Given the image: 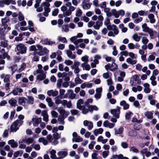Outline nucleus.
Here are the masks:
<instances>
[{"label": "nucleus", "instance_id": "29", "mask_svg": "<svg viewBox=\"0 0 159 159\" xmlns=\"http://www.w3.org/2000/svg\"><path fill=\"white\" fill-rule=\"evenodd\" d=\"M49 152L50 154V157L52 159H55L56 158H57L56 155V151L55 150L52 149Z\"/></svg>", "mask_w": 159, "mask_h": 159}, {"label": "nucleus", "instance_id": "37", "mask_svg": "<svg viewBox=\"0 0 159 159\" xmlns=\"http://www.w3.org/2000/svg\"><path fill=\"white\" fill-rule=\"evenodd\" d=\"M68 92H69L70 93V95L69 96V98L71 99H73L75 98V93H73V91L71 89H69L67 91Z\"/></svg>", "mask_w": 159, "mask_h": 159}, {"label": "nucleus", "instance_id": "62", "mask_svg": "<svg viewBox=\"0 0 159 159\" xmlns=\"http://www.w3.org/2000/svg\"><path fill=\"white\" fill-rule=\"evenodd\" d=\"M75 81L76 82V84H81L83 82L82 80L79 77L76 78L75 79Z\"/></svg>", "mask_w": 159, "mask_h": 159}, {"label": "nucleus", "instance_id": "55", "mask_svg": "<svg viewBox=\"0 0 159 159\" xmlns=\"http://www.w3.org/2000/svg\"><path fill=\"white\" fill-rule=\"evenodd\" d=\"M62 82V80L61 79H59L57 80V86L59 88H61Z\"/></svg>", "mask_w": 159, "mask_h": 159}, {"label": "nucleus", "instance_id": "46", "mask_svg": "<svg viewBox=\"0 0 159 159\" xmlns=\"http://www.w3.org/2000/svg\"><path fill=\"white\" fill-rule=\"evenodd\" d=\"M133 39L136 41H139L140 40V38L137 34H134L133 36Z\"/></svg>", "mask_w": 159, "mask_h": 159}, {"label": "nucleus", "instance_id": "56", "mask_svg": "<svg viewBox=\"0 0 159 159\" xmlns=\"http://www.w3.org/2000/svg\"><path fill=\"white\" fill-rule=\"evenodd\" d=\"M82 14V12L80 9H79L77 11L75 15L77 17H80Z\"/></svg>", "mask_w": 159, "mask_h": 159}, {"label": "nucleus", "instance_id": "48", "mask_svg": "<svg viewBox=\"0 0 159 159\" xmlns=\"http://www.w3.org/2000/svg\"><path fill=\"white\" fill-rule=\"evenodd\" d=\"M121 146L123 148H127L128 147V144L126 142H123L121 143Z\"/></svg>", "mask_w": 159, "mask_h": 159}, {"label": "nucleus", "instance_id": "63", "mask_svg": "<svg viewBox=\"0 0 159 159\" xmlns=\"http://www.w3.org/2000/svg\"><path fill=\"white\" fill-rule=\"evenodd\" d=\"M0 46L5 48L7 47L8 44L7 43H5V42L2 41L0 42Z\"/></svg>", "mask_w": 159, "mask_h": 159}, {"label": "nucleus", "instance_id": "43", "mask_svg": "<svg viewBox=\"0 0 159 159\" xmlns=\"http://www.w3.org/2000/svg\"><path fill=\"white\" fill-rule=\"evenodd\" d=\"M109 151H105L102 152V156L104 158H106L109 155Z\"/></svg>", "mask_w": 159, "mask_h": 159}, {"label": "nucleus", "instance_id": "9", "mask_svg": "<svg viewBox=\"0 0 159 159\" xmlns=\"http://www.w3.org/2000/svg\"><path fill=\"white\" fill-rule=\"evenodd\" d=\"M48 50L46 48H44L42 50H40L39 52H34L33 55H35L38 54L39 56H41L48 54Z\"/></svg>", "mask_w": 159, "mask_h": 159}, {"label": "nucleus", "instance_id": "13", "mask_svg": "<svg viewBox=\"0 0 159 159\" xmlns=\"http://www.w3.org/2000/svg\"><path fill=\"white\" fill-rule=\"evenodd\" d=\"M1 23L2 26L7 27V23L9 22L10 20L8 17H5L1 19Z\"/></svg>", "mask_w": 159, "mask_h": 159}, {"label": "nucleus", "instance_id": "35", "mask_svg": "<svg viewBox=\"0 0 159 159\" xmlns=\"http://www.w3.org/2000/svg\"><path fill=\"white\" fill-rule=\"evenodd\" d=\"M87 63H83L81 64V66L84 68V67L85 68V70H89L90 69V67L89 64H87ZM84 70V69H83Z\"/></svg>", "mask_w": 159, "mask_h": 159}, {"label": "nucleus", "instance_id": "16", "mask_svg": "<svg viewBox=\"0 0 159 159\" xmlns=\"http://www.w3.org/2000/svg\"><path fill=\"white\" fill-rule=\"evenodd\" d=\"M115 134L116 135L122 134L124 132V128L120 127L118 129L115 128Z\"/></svg>", "mask_w": 159, "mask_h": 159}, {"label": "nucleus", "instance_id": "26", "mask_svg": "<svg viewBox=\"0 0 159 159\" xmlns=\"http://www.w3.org/2000/svg\"><path fill=\"white\" fill-rule=\"evenodd\" d=\"M65 91L64 89H60L59 91V95L57 96L55 98V99H59V98L61 99L62 96L64 94Z\"/></svg>", "mask_w": 159, "mask_h": 159}, {"label": "nucleus", "instance_id": "8", "mask_svg": "<svg viewBox=\"0 0 159 159\" xmlns=\"http://www.w3.org/2000/svg\"><path fill=\"white\" fill-rule=\"evenodd\" d=\"M73 138L72 141L76 142H80L82 141L83 139L80 136H78L76 132H74L72 134Z\"/></svg>", "mask_w": 159, "mask_h": 159}, {"label": "nucleus", "instance_id": "27", "mask_svg": "<svg viewBox=\"0 0 159 159\" xmlns=\"http://www.w3.org/2000/svg\"><path fill=\"white\" fill-rule=\"evenodd\" d=\"M46 77V75L44 73L38 75L37 76V79L40 80H42L45 79Z\"/></svg>", "mask_w": 159, "mask_h": 159}, {"label": "nucleus", "instance_id": "18", "mask_svg": "<svg viewBox=\"0 0 159 159\" xmlns=\"http://www.w3.org/2000/svg\"><path fill=\"white\" fill-rule=\"evenodd\" d=\"M58 92L57 91H53L52 90H49L47 92V94L49 96L52 95L53 97H56L58 94Z\"/></svg>", "mask_w": 159, "mask_h": 159}, {"label": "nucleus", "instance_id": "39", "mask_svg": "<svg viewBox=\"0 0 159 159\" xmlns=\"http://www.w3.org/2000/svg\"><path fill=\"white\" fill-rule=\"evenodd\" d=\"M9 103L12 107H15L17 106L16 100H9Z\"/></svg>", "mask_w": 159, "mask_h": 159}, {"label": "nucleus", "instance_id": "42", "mask_svg": "<svg viewBox=\"0 0 159 159\" xmlns=\"http://www.w3.org/2000/svg\"><path fill=\"white\" fill-rule=\"evenodd\" d=\"M110 75H111L112 73L110 72H108L107 73H104L102 75L103 77L106 79L109 78Z\"/></svg>", "mask_w": 159, "mask_h": 159}, {"label": "nucleus", "instance_id": "10", "mask_svg": "<svg viewBox=\"0 0 159 159\" xmlns=\"http://www.w3.org/2000/svg\"><path fill=\"white\" fill-rule=\"evenodd\" d=\"M102 91V87L97 88L96 89V93L94 95V97L96 99H98L101 98Z\"/></svg>", "mask_w": 159, "mask_h": 159}, {"label": "nucleus", "instance_id": "47", "mask_svg": "<svg viewBox=\"0 0 159 159\" xmlns=\"http://www.w3.org/2000/svg\"><path fill=\"white\" fill-rule=\"evenodd\" d=\"M34 140V138H27L26 143L29 144L33 143Z\"/></svg>", "mask_w": 159, "mask_h": 159}, {"label": "nucleus", "instance_id": "30", "mask_svg": "<svg viewBox=\"0 0 159 159\" xmlns=\"http://www.w3.org/2000/svg\"><path fill=\"white\" fill-rule=\"evenodd\" d=\"M66 54L67 56L69 57H70L71 59H74L76 57L75 56V55L73 54L72 52L69 50H67Z\"/></svg>", "mask_w": 159, "mask_h": 159}, {"label": "nucleus", "instance_id": "58", "mask_svg": "<svg viewBox=\"0 0 159 159\" xmlns=\"http://www.w3.org/2000/svg\"><path fill=\"white\" fill-rule=\"evenodd\" d=\"M96 142L94 141L91 142L90 143L89 145V148L90 149H92L93 148L94 145L95 144Z\"/></svg>", "mask_w": 159, "mask_h": 159}, {"label": "nucleus", "instance_id": "60", "mask_svg": "<svg viewBox=\"0 0 159 159\" xmlns=\"http://www.w3.org/2000/svg\"><path fill=\"white\" fill-rule=\"evenodd\" d=\"M132 114V112L130 111L127 112H126L125 115V117L126 119L127 120L129 119Z\"/></svg>", "mask_w": 159, "mask_h": 159}, {"label": "nucleus", "instance_id": "3", "mask_svg": "<svg viewBox=\"0 0 159 159\" xmlns=\"http://www.w3.org/2000/svg\"><path fill=\"white\" fill-rule=\"evenodd\" d=\"M77 108L82 110V112L84 114H86L89 112L88 108H86V107L85 105V103H84L83 100H78L77 103Z\"/></svg>", "mask_w": 159, "mask_h": 159}, {"label": "nucleus", "instance_id": "53", "mask_svg": "<svg viewBox=\"0 0 159 159\" xmlns=\"http://www.w3.org/2000/svg\"><path fill=\"white\" fill-rule=\"evenodd\" d=\"M71 14V12L70 10H67L65 12H64L63 15L64 17L70 16Z\"/></svg>", "mask_w": 159, "mask_h": 159}, {"label": "nucleus", "instance_id": "34", "mask_svg": "<svg viewBox=\"0 0 159 159\" xmlns=\"http://www.w3.org/2000/svg\"><path fill=\"white\" fill-rule=\"evenodd\" d=\"M126 62L131 65L135 64L137 62V61L135 60H132L130 58H128L126 59Z\"/></svg>", "mask_w": 159, "mask_h": 159}, {"label": "nucleus", "instance_id": "59", "mask_svg": "<svg viewBox=\"0 0 159 159\" xmlns=\"http://www.w3.org/2000/svg\"><path fill=\"white\" fill-rule=\"evenodd\" d=\"M80 65V63L78 61H75L74 62V65L72 66V68L74 69L75 68L79 67L78 66Z\"/></svg>", "mask_w": 159, "mask_h": 159}, {"label": "nucleus", "instance_id": "6", "mask_svg": "<svg viewBox=\"0 0 159 159\" xmlns=\"http://www.w3.org/2000/svg\"><path fill=\"white\" fill-rule=\"evenodd\" d=\"M111 112L113 115L114 117L118 119L120 117V108L119 107H117L116 109L111 110Z\"/></svg>", "mask_w": 159, "mask_h": 159}, {"label": "nucleus", "instance_id": "36", "mask_svg": "<svg viewBox=\"0 0 159 159\" xmlns=\"http://www.w3.org/2000/svg\"><path fill=\"white\" fill-rule=\"evenodd\" d=\"M111 30L114 31V33L115 35H117L119 33V31L118 29L116 28V25H112V30Z\"/></svg>", "mask_w": 159, "mask_h": 159}, {"label": "nucleus", "instance_id": "21", "mask_svg": "<svg viewBox=\"0 0 159 159\" xmlns=\"http://www.w3.org/2000/svg\"><path fill=\"white\" fill-rule=\"evenodd\" d=\"M26 102L25 101V100H19L18 102L20 105L24 106H27L29 104V101L30 100H26ZM32 101L33 100H31Z\"/></svg>", "mask_w": 159, "mask_h": 159}, {"label": "nucleus", "instance_id": "5", "mask_svg": "<svg viewBox=\"0 0 159 159\" xmlns=\"http://www.w3.org/2000/svg\"><path fill=\"white\" fill-rule=\"evenodd\" d=\"M55 102L57 104L61 103L63 106H66L68 108H70L72 104L71 102L70 101L67 102L66 100H56Z\"/></svg>", "mask_w": 159, "mask_h": 159}, {"label": "nucleus", "instance_id": "31", "mask_svg": "<svg viewBox=\"0 0 159 159\" xmlns=\"http://www.w3.org/2000/svg\"><path fill=\"white\" fill-rule=\"evenodd\" d=\"M111 66V68L110 69V70L112 71H114L118 68L117 65L114 62H112Z\"/></svg>", "mask_w": 159, "mask_h": 159}, {"label": "nucleus", "instance_id": "25", "mask_svg": "<svg viewBox=\"0 0 159 159\" xmlns=\"http://www.w3.org/2000/svg\"><path fill=\"white\" fill-rule=\"evenodd\" d=\"M137 134V132L133 130L130 129L128 132V135L130 137L136 136Z\"/></svg>", "mask_w": 159, "mask_h": 159}, {"label": "nucleus", "instance_id": "7", "mask_svg": "<svg viewBox=\"0 0 159 159\" xmlns=\"http://www.w3.org/2000/svg\"><path fill=\"white\" fill-rule=\"evenodd\" d=\"M58 112L62 116H64L65 118L70 114V112L68 111H66L62 107H60L58 109Z\"/></svg>", "mask_w": 159, "mask_h": 159}, {"label": "nucleus", "instance_id": "4", "mask_svg": "<svg viewBox=\"0 0 159 159\" xmlns=\"http://www.w3.org/2000/svg\"><path fill=\"white\" fill-rule=\"evenodd\" d=\"M142 27L143 29V31L148 32L151 38L152 39L154 38H152V37H153L154 36L153 30L147 26V25L146 23H145L143 24L142 25Z\"/></svg>", "mask_w": 159, "mask_h": 159}, {"label": "nucleus", "instance_id": "19", "mask_svg": "<svg viewBox=\"0 0 159 159\" xmlns=\"http://www.w3.org/2000/svg\"><path fill=\"white\" fill-rule=\"evenodd\" d=\"M145 116L148 119H152L153 118V113L152 111H147L144 113Z\"/></svg>", "mask_w": 159, "mask_h": 159}, {"label": "nucleus", "instance_id": "51", "mask_svg": "<svg viewBox=\"0 0 159 159\" xmlns=\"http://www.w3.org/2000/svg\"><path fill=\"white\" fill-rule=\"evenodd\" d=\"M10 75H6L5 78L4 79V83H8L10 81Z\"/></svg>", "mask_w": 159, "mask_h": 159}, {"label": "nucleus", "instance_id": "49", "mask_svg": "<svg viewBox=\"0 0 159 159\" xmlns=\"http://www.w3.org/2000/svg\"><path fill=\"white\" fill-rule=\"evenodd\" d=\"M85 4H83L82 5V7L84 9H85L86 7L87 9H89L90 8L91 5L92 4L91 3H84Z\"/></svg>", "mask_w": 159, "mask_h": 159}, {"label": "nucleus", "instance_id": "50", "mask_svg": "<svg viewBox=\"0 0 159 159\" xmlns=\"http://www.w3.org/2000/svg\"><path fill=\"white\" fill-rule=\"evenodd\" d=\"M32 146L36 150H39L40 149V147L39 144H33Z\"/></svg>", "mask_w": 159, "mask_h": 159}, {"label": "nucleus", "instance_id": "61", "mask_svg": "<svg viewBox=\"0 0 159 159\" xmlns=\"http://www.w3.org/2000/svg\"><path fill=\"white\" fill-rule=\"evenodd\" d=\"M59 12V10L58 8L55 9L52 12V15L54 16H57Z\"/></svg>", "mask_w": 159, "mask_h": 159}, {"label": "nucleus", "instance_id": "64", "mask_svg": "<svg viewBox=\"0 0 159 159\" xmlns=\"http://www.w3.org/2000/svg\"><path fill=\"white\" fill-rule=\"evenodd\" d=\"M51 114L53 117L57 118V117L58 113L54 111H51Z\"/></svg>", "mask_w": 159, "mask_h": 159}, {"label": "nucleus", "instance_id": "41", "mask_svg": "<svg viewBox=\"0 0 159 159\" xmlns=\"http://www.w3.org/2000/svg\"><path fill=\"white\" fill-rule=\"evenodd\" d=\"M130 148V150L129 151H132L134 152L135 153H137L138 152H139V150L138 149L136 148L135 146H133V147H129Z\"/></svg>", "mask_w": 159, "mask_h": 159}, {"label": "nucleus", "instance_id": "17", "mask_svg": "<svg viewBox=\"0 0 159 159\" xmlns=\"http://www.w3.org/2000/svg\"><path fill=\"white\" fill-rule=\"evenodd\" d=\"M85 105L86 107H87L89 108V109H91L92 110H94L95 111H97L98 110V108L97 107L95 106H89V104L88 102H85Z\"/></svg>", "mask_w": 159, "mask_h": 159}, {"label": "nucleus", "instance_id": "23", "mask_svg": "<svg viewBox=\"0 0 159 159\" xmlns=\"http://www.w3.org/2000/svg\"><path fill=\"white\" fill-rule=\"evenodd\" d=\"M103 131V129L102 128H100L98 129H96L93 131V134L96 136H97L98 134H102Z\"/></svg>", "mask_w": 159, "mask_h": 159}, {"label": "nucleus", "instance_id": "24", "mask_svg": "<svg viewBox=\"0 0 159 159\" xmlns=\"http://www.w3.org/2000/svg\"><path fill=\"white\" fill-rule=\"evenodd\" d=\"M120 105L123 107L124 110H127L129 107V105L124 100H123L120 102Z\"/></svg>", "mask_w": 159, "mask_h": 159}, {"label": "nucleus", "instance_id": "2", "mask_svg": "<svg viewBox=\"0 0 159 159\" xmlns=\"http://www.w3.org/2000/svg\"><path fill=\"white\" fill-rule=\"evenodd\" d=\"M22 122L20 120H16L13 122L10 126V131L16 132L22 125Z\"/></svg>", "mask_w": 159, "mask_h": 159}, {"label": "nucleus", "instance_id": "20", "mask_svg": "<svg viewBox=\"0 0 159 159\" xmlns=\"http://www.w3.org/2000/svg\"><path fill=\"white\" fill-rule=\"evenodd\" d=\"M104 23L105 25L107 26V28L108 30L111 31L112 30V25H109L110 24V20L108 18H107L106 21H105Z\"/></svg>", "mask_w": 159, "mask_h": 159}, {"label": "nucleus", "instance_id": "44", "mask_svg": "<svg viewBox=\"0 0 159 159\" xmlns=\"http://www.w3.org/2000/svg\"><path fill=\"white\" fill-rule=\"evenodd\" d=\"M71 114L73 115H77L79 116L80 114H79V111L77 110L72 109L70 110Z\"/></svg>", "mask_w": 159, "mask_h": 159}, {"label": "nucleus", "instance_id": "45", "mask_svg": "<svg viewBox=\"0 0 159 159\" xmlns=\"http://www.w3.org/2000/svg\"><path fill=\"white\" fill-rule=\"evenodd\" d=\"M88 57V56L85 55L82 57L81 59L82 61L84 62V63H87L89 61Z\"/></svg>", "mask_w": 159, "mask_h": 159}, {"label": "nucleus", "instance_id": "57", "mask_svg": "<svg viewBox=\"0 0 159 159\" xmlns=\"http://www.w3.org/2000/svg\"><path fill=\"white\" fill-rule=\"evenodd\" d=\"M60 135L57 132L53 134V137L55 139H58L60 138Z\"/></svg>", "mask_w": 159, "mask_h": 159}, {"label": "nucleus", "instance_id": "54", "mask_svg": "<svg viewBox=\"0 0 159 159\" xmlns=\"http://www.w3.org/2000/svg\"><path fill=\"white\" fill-rule=\"evenodd\" d=\"M148 40L146 37H143L142 42L144 44H147L148 43Z\"/></svg>", "mask_w": 159, "mask_h": 159}, {"label": "nucleus", "instance_id": "40", "mask_svg": "<svg viewBox=\"0 0 159 159\" xmlns=\"http://www.w3.org/2000/svg\"><path fill=\"white\" fill-rule=\"evenodd\" d=\"M57 39L59 41L62 42L63 43H66L67 42L66 39L65 37H62L61 36H59L58 37Z\"/></svg>", "mask_w": 159, "mask_h": 159}, {"label": "nucleus", "instance_id": "12", "mask_svg": "<svg viewBox=\"0 0 159 159\" xmlns=\"http://www.w3.org/2000/svg\"><path fill=\"white\" fill-rule=\"evenodd\" d=\"M83 124L84 126L87 127L88 129L89 130H90L93 127V124L92 122L88 121L87 120L84 121Z\"/></svg>", "mask_w": 159, "mask_h": 159}, {"label": "nucleus", "instance_id": "32", "mask_svg": "<svg viewBox=\"0 0 159 159\" xmlns=\"http://www.w3.org/2000/svg\"><path fill=\"white\" fill-rule=\"evenodd\" d=\"M102 25V22H99L98 21L96 22V25L93 26L94 28L96 30H98L99 29L100 27Z\"/></svg>", "mask_w": 159, "mask_h": 159}, {"label": "nucleus", "instance_id": "22", "mask_svg": "<svg viewBox=\"0 0 159 159\" xmlns=\"http://www.w3.org/2000/svg\"><path fill=\"white\" fill-rule=\"evenodd\" d=\"M8 143L10 145L11 147L13 148H16L18 146L17 143L15 142L13 139L9 140L8 142Z\"/></svg>", "mask_w": 159, "mask_h": 159}, {"label": "nucleus", "instance_id": "1", "mask_svg": "<svg viewBox=\"0 0 159 159\" xmlns=\"http://www.w3.org/2000/svg\"><path fill=\"white\" fill-rule=\"evenodd\" d=\"M18 51L16 52V54L19 55L21 54H23L26 52L27 47L22 43H19L16 45L15 48V51Z\"/></svg>", "mask_w": 159, "mask_h": 159}, {"label": "nucleus", "instance_id": "33", "mask_svg": "<svg viewBox=\"0 0 159 159\" xmlns=\"http://www.w3.org/2000/svg\"><path fill=\"white\" fill-rule=\"evenodd\" d=\"M38 141L39 142L42 143L44 145H47L48 144L47 140L43 137L39 138Z\"/></svg>", "mask_w": 159, "mask_h": 159}, {"label": "nucleus", "instance_id": "11", "mask_svg": "<svg viewBox=\"0 0 159 159\" xmlns=\"http://www.w3.org/2000/svg\"><path fill=\"white\" fill-rule=\"evenodd\" d=\"M42 119L41 118H38L35 117L32 119V121L33 125L34 126H38L39 124L41 122Z\"/></svg>", "mask_w": 159, "mask_h": 159}, {"label": "nucleus", "instance_id": "15", "mask_svg": "<svg viewBox=\"0 0 159 159\" xmlns=\"http://www.w3.org/2000/svg\"><path fill=\"white\" fill-rule=\"evenodd\" d=\"M103 125L105 127H108L110 129H111L114 127L115 124L113 123H110L108 120H106L104 122Z\"/></svg>", "mask_w": 159, "mask_h": 159}, {"label": "nucleus", "instance_id": "38", "mask_svg": "<svg viewBox=\"0 0 159 159\" xmlns=\"http://www.w3.org/2000/svg\"><path fill=\"white\" fill-rule=\"evenodd\" d=\"M133 128L134 129L139 130L142 129V126L140 124H135L134 125Z\"/></svg>", "mask_w": 159, "mask_h": 159}, {"label": "nucleus", "instance_id": "14", "mask_svg": "<svg viewBox=\"0 0 159 159\" xmlns=\"http://www.w3.org/2000/svg\"><path fill=\"white\" fill-rule=\"evenodd\" d=\"M7 33V32L5 31V30L3 28H0V39L4 40L5 39V35Z\"/></svg>", "mask_w": 159, "mask_h": 159}, {"label": "nucleus", "instance_id": "52", "mask_svg": "<svg viewBox=\"0 0 159 159\" xmlns=\"http://www.w3.org/2000/svg\"><path fill=\"white\" fill-rule=\"evenodd\" d=\"M98 154L96 152H93L92 154V159H100L99 158L100 157L99 156L97 157Z\"/></svg>", "mask_w": 159, "mask_h": 159}, {"label": "nucleus", "instance_id": "28", "mask_svg": "<svg viewBox=\"0 0 159 159\" xmlns=\"http://www.w3.org/2000/svg\"><path fill=\"white\" fill-rule=\"evenodd\" d=\"M66 118L63 116H58L57 120L60 122V124L61 125H64L65 122L64 121V119Z\"/></svg>", "mask_w": 159, "mask_h": 159}]
</instances>
